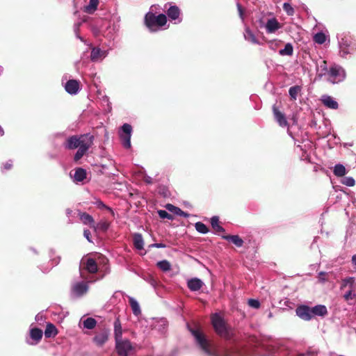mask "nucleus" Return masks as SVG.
<instances>
[{
	"label": "nucleus",
	"instance_id": "1",
	"mask_svg": "<svg viewBox=\"0 0 356 356\" xmlns=\"http://www.w3.org/2000/svg\"><path fill=\"white\" fill-rule=\"evenodd\" d=\"M197 346L205 356H278L277 349L272 346L262 345L261 350L265 353H257L252 355L245 350H219L199 330H191Z\"/></svg>",
	"mask_w": 356,
	"mask_h": 356
},
{
	"label": "nucleus",
	"instance_id": "2",
	"mask_svg": "<svg viewBox=\"0 0 356 356\" xmlns=\"http://www.w3.org/2000/svg\"><path fill=\"white\" fill-rule=\"evenodd\" d=\"M160 9L159 5H152L149 10L145 14L144 23L150 32H156L167 23V17L164 14L156 15L155 13Z\"/></svg>",
	"mask_w": 356,
	"mask_h": 356
},
{
	"label": "nucleus",
	"instance_id": "3",
	"mask_svg": "<svg viewBox=\"0 0 356 356\" xmlns=\"http://www.w3.org/2000/svg\"><path fill=\"white\" fill-rule=\"evenodd\" d=\"M339 54L343 58L346 57L347 55L353 54L356 50L355 42L347 35L338 38Z\"/></svg>",
	"mask_w": 356,
	"mask_h": 356
},
{
	"label": "nucleus",
	"instance_id": "4",
	"mask_svg": "<svg viewBox=\"0 0 356 356\" xmlns=\"http://www.w3.org/2000/svg\"><path fill=\"white\" fill-rule=\"evenodd\" d=\"M346 76L345 70L339 65L333 64L329 69L327 79L330 83L337 84L343 81Z\"/></svg>",
	"mask_w": 356,
	"mask_h": 356
},
{
	"label": "nucleus",
	"instance_id": "5",
	"mask_svg": "<svg viewBox=\"0 0 356 356\" xmlns=\"http://www.w3.org/2000/svg\"><path fill=\"white\" fill-rule=\"evenodd\" d=\"M211 323L216 332L222 337H229V330L223 318L218 314L215 313L211 316Z\"/></svg>",
	"mask_w": 356,
	"mask_h": 356
},
{
	"label": "nucleus",
	"instance_id": "6",
	"mask_svg": "<svg viewBox=\"0 0 356 356\" xmlns=\"http://www.w3.org/2000/svg\"><path fill=\"white\" fill-rule=\"evenodd\" d=\"M90 139H94V136L90 134H85L80 136L74 135L66 139L63 146L67 149H74L82 145L83 140L89 141Z\"/></svg>",
	"mask_w": 356,
	"mask_h": 356
},
{
	"label": "nucleus",
	"instance_id": "7",
	"mask_svg": "<svg viewBox=\"0 0 356 356\" xmlns=\"http://www.w3.org/2000/svg\"><path fill=\"white\" fill-rule=\"evenodd\" d=\"M115 349L119 356H129L134 347L129 339H122L115 340Z\"/></svg>",
	"mask_w": 356,
	"mask_h": 356
},
{
	"label": "nucleus",
	"instance_id": "8",
	"mask_svg": "<svg viewBox=\"0 0 356 356\" xmlns=\"http://www.w3.org/2000/svg\"><path fill=\"white\" fill-rule=\"evenodd\" d=\"M132 127L127 123L124 124L120 129V138L122 146L126 149L131 147Z\"/></svg>",
	"mask_w": 356,
	"mask_h": 356
},
{
	"label": "nucleus",
	"instance_id": "9",
	"mask_svg": "<svg viewBox=\"0 0 356 356\" xmlns=\"http://www.w3.org/2000/svg\"><path fill=\"white\" fill-rule=\"evenodd\" d=\"M88 282L83 281L76 282L72 287V296L74 298L81 297L88 292Z\"/></svg>",
	"mask_w": 356,
	"mask_h": 356
},
{
	"label": "nucleus",
	"instance_id": "10",
	"mask_svg": "<svg viewBox=\"0 0 356 356\" xmlns=\"http://www.w3.org/2000/svg\"><path fill=\"white\" fill-rule=\"evenodd\" d=\"M296 315L305 321H311L312 318V307L306 305H298L296 309Z\"/></svg>",
	"mask_w": 356,
	"mask_h": 356
},
{
	"label": "nucleus",
	"instance_id": "11",
	"mask_svg": "<svg viewBox=\"0 0 356 356\" xmlns=\"http://www.w3.org/2000/svg\"><path fill=\"white\" fill-rule=\"evenodd\" d=\"M93 141L94 139H90L89 141L83 140L82 145L78 147L79 149L74 154V161L75 162L79 161L83 156V155L88 151V149L93 145Z\"/></svg>",
	"mask_w": 356,
	"mask_h": 356
},
{
	"label": "nucleus",
	"instance_id": "12",
	"mask_svg": "<svg viewBox=\"0 0 356 356\" xmlns=\"http://www.w3.org/2000/svg\"><path fill=\"white\" fill-rule=\"evenodd\" d=\"M167 15L170 21H174V24H177L181 22V10L178 6H170L166 11Z\"/></svg>",
	"mask_w": 356,
	"mask_h": 356
},
{
	"label": "nucleus",
	"instance_id": "13",
	"mask_svg": "<svg viewBox=\"0 0 356 356\" xmlns=\"http://www.w3.org/2000/svg\"><path fill=\"white\" fill-rule=\"evenodd\" d=\"M64 87L65 91L71 95H75L78 94L81 89L80 82L75 79H70L67 81L65 83Z\"/></svg>",
	"mask_w": 356,
	"mask_h": 356
},
{
	"label": "nucleus",
	"instance_id": "14",
	"mask_svg": "<svg viewBox=\"0 0 356 356\" xmlns=\"http://www.w3.org/2000/svg\"><path fill=\"white\" fill-rule=\"evenodd\" d=\"M43 335V332L41 329L33 327L30 329V337L32 341L26 339V343L29 345L38 344Z\"/></svg>",
	"mask_w": 356,
	"mask_h": 356
},
{
	"label": "nucleus",
	"instance_id": "15",
	"mask_svg": "<svg viewBox=\"0 0 356 356\" xmlns=\"http://www.w3.org/2000/svg\"><path fill=\"white\" fill-rule=\"evenodd\" d=\"M110 331L107 328H104L100 332L97 333L93 338V341L99 346L104 345L108 339Z\"/></svg>",
	"mask_w": 356,
	"mask_h": 356
},
{
	"label": "nucleus",
	"instance_id": "16",
	"mask_svg": "<svg viewBox=\"0 0 356 356\" xmlns=\"http://www.w3.org/2000/svg\"><path fill=\"white\" fill-rule=\"evenodd\" d=\"M108 54V50H102L100 48L93 47L90 53V59L92 62H97L99 59L106 58Z\"/></svg>",
	"mask_w": 356,
	"mask_h": 356
},
{
	"label": "nucleus",
	"instance_id": "17",
	"mask_svg": "<svg viewBox=\"0 0 356 356\" xmlns=\"http://www.w3.org/2000/svg\"><path fill=\"white\" fill-rule=\"evenodd\" d=\"M70 176L73 179L74 182H83L87 177V172L86 170L83 168H76L74 169V175H72V174H70Z\"/></svg>",
	"mask_w": 356,
	"mask_h": 356
},
{
	"label": "nucleus",
	"instance_id": "18",
	"mask_svg": "<svg viewBox=\"0 0 356 356\" xmlns=\"http://www.w3.org/2000/svg\"><path fill=\"white\" fill-rule=\"evenodd\" d=\"M273 111L275 119L279 125L282 127H286L289 125L285 115L280 112L275 106H273Z\"/></svg>",
	"mask_w": 356,
	"mask_h": 356
},
{
	"label": "nucleus",
	"instance_id": "19",
	"mask_svg": "<svg viewBox=\"0 0 356 356\" xmlns=\"http://www.w3.org/2000/svg\"><path fill=\"white\" fill-rule=\"evenodd\" d=\"M323 105L330 109H337L339 108L338 102L331 96L323 95L321 99Z\"/></svg>",
	"mask_w": 356,
	"mask_h": 356
},
{
	"label": "nucleus",
	"instance_id": "20",
	"mask_svg": "<svg viewBox=\"0 0 356 356\" xmlns=\"http://www.w3.org/2000/svg\"><path fill=\"white\" fill-rule=\"evenodd\" d=\"M281 27L280 23L276 18L273 17L268 19L265 28L268 33H275L276 31L280 29Z\"/></svg>",
	"mask_w": 356,
	"mask_h": 356
},
{
	"label": "nucleus",
	"instance_id": "21",
	"mask_svg": "<svg viewBox=\"0 0 356 356\" xmlns=\"http://www.w3.org/2000/svg\"><path fill=\"white\" fill-rule=\"evenodd\" d=\"M312 318L314 316L325 317L327 316L328 312L325 305H317L312 307Z\"/></svg>",
	"mask_w": 356,
	"mask_h": 356
},
{
	"label": "nucleus",
	"instance_id": "22",
	"mask_svg": "<svg viewBox=\"0 0 356 356\" xmlns=\"http://www.w3.org/2000/svg\"><path fill=\"white\" fill-rule=\"evenodd\" d=\"M203 284V282L197 277L191 278L187 282V286L191 291H199L202 287Z\"/></svg>",
	"mask_w": 356,
	"mask_h": 356
},
{
	"label": "nucleus",
	"instance_id": "23",
	"mask_svg": "<svg viewBox=\"0 0 356 356\" xmlns=\"http://www.w3.org/2000/svg\"><path fill=\"white\" fill-rule=\"evenodd\" d=\"M243 35H244V38L245 40H247L252 44H262L257 40V38H256L254 33L248 27H246L245 29V32L243 33Z\"/></svg>",
	"mask_w": 356,
	"mask_h": 356
},
{
	"label": "nucleus",
	"instance_id": "24",
	"mask_svg": "<svg viewBox=\"0 0 356 356\" xmlns=\"http://www.w3.org/2000/svg\"><path fill=\"white\" fill-rule=\"evenodd\" d=\"M85 268L90 273H95L98 270L97 264L92 258H88L85 263Z\"/></svg>",
	"mask_w": 356,
	"mask_h": 356
},
{
	"label": "nucleus",
	"instance_id": "25",
	"mask_svg": "<svg viewBox=\"0 0 356 356\" xmlns=\"http://www.w3.org/2000/svg\"><path fill=\"white\" fill-rule=\"evenodd\" d=\"M79 217L84 225H89L90 227H95V221L91 215L86 212H80Z\"/></svg>",
	"mask_w": 356,
	"mask_h": 356
},
{
	"label": "nucleus",
	"instance_id": "26",
	"mask_svg": "<svg viewBox=\"0 0 356 356\" xmlns=\"http://www.w3.org/2000/svg\"><path fill=\"white\" fill-rule=\"evenodd\" d=\"M222 238L233 243L236 247L241 248L243 245V240L238 235H225L222 236Z\"/></svg>",
	"mask_w": 356,
	"mask_h": 356
},
{
	"label": "nucleus",
	"instance_id": "27",
	"mask_svg": "<svg viewBox=\"0 0 356 356\" xmlns=\"http://www.w3.org/2000/svg\"><path fill=\"white\" fill-rule=\"evenodd\" d=\"M134 245L136 249L141 250L144 248V241L141 234L135 233L133 236Z\"/></svg>",
	"mask_w": 356,
	"mask_h": 356
},
{
	"label": "nucleus",
	"instance_id": "28",
	"mask_svg": "<svg viewBox=\"0 0 356 356\" xmlns=\"http://www.w3.org/2000/svg\"><path fill=\"white\" fill-rule=\"evenodd\" d=\"M316 70L321 76H327L329 70L327 69V62L324 60H321L316 63Z\"/></svg>",
	"mask_w": 356,
	"mask_h": 356
},
{
	"label": "nucleus",
	"instance_id": "29",
	"mask_svg": "<svg viewBox=\"0 0 356 356\" xmlns=\"http://www.w3.org/2000/svg\"><path fill=\"white\" fill-rule=\"evenodd\" d=\"M58 333L56 326L51 323H48L44 330V336L47 338L54 337Z\"/></svg>",
	"mask_w": 356,
	"mask_h": 356
},
{
	"label": "nucleus",
	"instance_id": "30",
	"mask_svg": "<svg viewBox=\"0 0 356 356\" xmlns=\"http://www.w3.org/2000/svg\"><path fill=\"white\" fill-rule=\"evenodd\" d=\"M348 287V289H355V278L353 277H347L342 280L341 289Z\"/></svg>",
	"mask_w": 356,
	"mask_h": 356
},
{
	"label": "nucleus",
	"instance_id": "31",
	"mask_svg": "<svg viewBox=\"0 0 356 356\" xmlns=\"http://www.w3.org/2000/svg\"><path fill=\"white\" fill-rule=\"evenodd\" d=\"M129 301L131 307L133 314L135 316H138L141 314V310L138 301L133 297H129Z\"/></svg>",
	"mask_w": 356,
	"mask_h": 356
},
{
	"label": "nucleus",
	"instance_id": "32",
	"mask_svg": "<svg viewBox=\"0 0 356 356\" xmlns=\"http://www.w3.org/2000/svg\"><path fill=\"white\" fill-rule=\"evenodd\" d=\"M114 335L115 340L122 339V330L119 318L115 319L114 321Z\"/></svg>",
	"mask_w": 356,
	"mask_h": 356
},
{
	"label": "nucleus",
	"instance_id": "33",
	"mask_svg": "<svg viewBox=\"0 0 356 356\" xmlns=\"http://www.w3.org/2000/svg\"><path fill=\"white\" fill-rule=\"evenodd\" d=\"M211 225L216 232H225V229L219 225L218 216H214L211 218Z\"/></svg>",
	"mask_w": 356,
	"mask_h": 356
},
{
	"label": "nucleus",
	"instance_id": "34",
	"mask_svg": "<svg viewBox=\"0 0 356 356\" xmlns=\"http://www.w3.org/2000/svg\"><path fill=\"white\" fill-rule=\"evenodd\" d=\"M333 173L337 177H343L347 173V171L343 165L337 163L334 166Z\"/></svg>",
	"mask_w": 356,
	"mask_h": 356
},
{
	"label": "nucleus",
	"instance_id": "35",
	"mask_svg": "<svg viewBox=\"0 0 356 356\" xmlns=\"http://www.w3.org/2000/svg\"><path fill=\"white\" fill-rule=\"evenodd\" d=\"M293 54V47L291 43H286L284 49L279 51L281 56H292Z\"/></svg>",
	"mask_w": 356,
	"mask_h": 356
},
{
	"label": "nucleus",
	"instance_id": "36",
	"mask_svg": "<svg viewBox=\"0 0 356 356\" xmlns=\"http://www.w3.org/2000/svg\"><path fill=\"white\" fill-rule=\"evenodd\" d=\"M168 326V321L166 318H162L158 320L154 325L155 329L161 332H163Z\"/></svg>",
	"mask_w": 356,
	"mask_h": 356
},
{
	"label": "nucleus",
	"instance_id": "37",
	"mask_svg": "<svg viewBox=\"0 0 356 356\" xmlns=\"http://www.w3.org/2000/svg\"><path fill=\"white\" fill-rule=\"evenodd\" d=\"M156 266L163 272L170 271L172 268L171 264L165 259L158 261Z\"/></svg>",
	"mask_w": 356,
	"mask_h": 356
},
{
	"label": "nucleus",
	"instance_id": "38",
	"mask_svg": "<svg viewBox=\"0 0 356 356\" xmlns=\"http://www.w3.org/2000/svg\"><path fill=\"white\" fill-rule=\"evenodd\" d=\"M301 91V87L300 86H294L289 88V94L291 99L296 100L298 94Z\"/></svg>",
	"mask_w": 356,
	"mask_h": 356
},
{
	"label": "nucleus",
	"instance_id": "39",
	"mask_svg": "<svg viewBox=\"0 0 356 356\" xmlns=\"http://www.w3.org/2000/svg\"><path fill=\"white\" fill-rule=\"evenodd\" d=\"M195 228L197 232L202 234H206L209 232V229L207 227V226L202 222H195Z\"/></svg>",
	"mask_w": 356,
	"mask_h": 356
},
{
	"label": "nucleus",
	"instance_id": "40",
	"mask_svg": "<svg viewBox=\"0 0 356 356\" xmlns=\"http://www.w3.org/2000/svg\"><path fill=\"white\" fill-rule=\"evenodd\" d=\"M96 324V320L92 317L87 318L83 322V327L89 330L93 329L95 327Z\"/></svg>",
	"mask_w": 356,
	"mask_h": 356
},
{
	"label": "nucleus",
	"instance_id": "41",
	"mask_svg": "<svg viewBox=\"0 0 356 356\" xmlns=\"http://www.w3.org/2000/svg\"><path fill=\"white\" fill-rule=\"evenodd\" d=\"M99 3V0H90L89 4L85 7V11L91 13L97 10Z\"/></svg>",
	"mask_w": 356,
	"mask_h": 356
},
{
	"label": "nucleus",
	"instance_id": "42",
	"mask_svg": "<svg viewBox=\"0 0 356 356\" xmlns=\"http://www.w3.org/2000/svg\"><path fill=\"white\" fill-rule=\"evenodd\" d=\"M318 349L316 348H309L306 353H298L296 356H317Z\"/></svg>",
	"mask_w": 356,
	"mask_h": 356
},
{
	"label": "nucleus",
	"instance_id": "43",
	"mask_svg": "<svg viewBox=\"0 0 356 356\" xmlns=\"http://www.w3.org/2000/svg\"><path fill=\"white\" fill-rule=\"evenodd\" d=\"M325 40H326V36L323 33L319 32V33H317L316 34H315L314 41L316 43H318L319 44H322L325 42Z\"/></svg>",
	"mask_w": 356,
	"mask_h": 356
},
{
	"label": "nucleus",
	"instance_id": "44",
	"mask_svg": "<svg viewBox=\"0 0 356 356\" xmlns=\"http://www.w3.org/2000/svg\"><path fill=\"white\" fill-rule=\"evenodd\" d=\"M60 261V257H58L56 258H51V267H47L44 269H41V270L44 273H47L48 272H49V270H51V268H53L54 266L58 265L59 264Z\"/></svg>",
	"mask_w": 356,
	"mask_h": 356
},
{
	"label": "nucleus",
	"instance_id": "45",
	"mask_svg": "<svg viewBox=\"0 0 356 356\" xmlns=\"http://www.w3.org/2000/svg\"><path fill=\"white\" fill-rule=\"evenodd\" d=\"M283 10L286 12V13L289 16H293L294 15V9L291 6V5L288 2L284 3Z\"/></svg>",
	"mask_w": 356,
	"mask_h": 356
},
{
	"label": "nucleus",
	"instance_id": "46",
	"mask_svg": "<svg viewBox=\"0 0 356 356\" xmlns=\"http://www.w3.org/2000/svg\"><path fill=\"white\" fill-rule=\"evenodd\" d=\"M355 289H350L348 291H346L343 295V298L345 300L348 301L350 300H353L356 297V294L354 292Z\"/></svg>",
	"mask_w": 356,
	"mask_h": 356
},
{
	"label": "nucleus",
	"instance_id": "47",
	"mask_svg": "<svg viewBox=\"0 0 356 356\" xmlns=\"http://www.w3.org/2000/svg\"><path fill=\"white\" fill-rule=\"evenodd\" d=\"M158 214H159V217L162 219H168V220H171L174 219L173 216L170 214L165 210H159Z\"/></svg>",
	"mask_w": 356,
	"mask_h": 356
},
{
	"label": "nucleus",
	"instance_id": "48",
	"mask_svg": "<svg viewBox=\"0 0 356 356\" xmlns=\"http://www.w3.org/2000/svg\"><path fill=\"white\" fill-rule=\"evenodd\" d=\"M341 183L343 185L350 187V186H353L355 185V181L354 178L352 177H346L341 181Z\"/></svg>",
	"mask_w": 356,
	"mask_h": 356
},
{
	"label": "nucleus",
	"instance_id": "49",
	"mask_svg": "<svg viewBox=\"0 0 356 356\" xmlns=\"http://www.w3.org/2000/svg\"><path fill=\"white\" fill-rule=\"evenodd\" d=\"M165 208L168 211H169L171 213H173L174 214L178 216V213H179L181 209L176 207V206H174L171 204H167L165 205Z\"/></svg>",
	"mask_w": 356,
	"mask_h": 356
},
{
	"label": "nucleus",
	"instance_id": "50",
	"mask_svg": "<svg viewBox=\"0 0 356 356\" xmlns=\"http://www.w3.org/2000/svg\"><path fill=\"white\" fill-rule=\"evenodd\" d=\"M280 43L281 41L277 40H272L268 42L269 48L273 51H276L277 47L280 45Z\"/></svg>",
	"mask_w": 356,
	"mask_h": 356
},
{
	"label": "nucleus",
	"instance_id": "51",
	"mask_svg": "<svg viewBox=\"0 0 356 356\" xmlns=\"http://www.w3.org/2000/svg\"><path fill=\"white\" fill-rule=\"evenodd\" d=\"M97 208L100 209H106V210H108L110 211H112V209L111 207L106 206L102 201H101L100 200H97L95 203H94Z\"/></svg>",
	"mask_w": 356,
	"mask_h": 356
},
{
	"label": "nucleus",
	"instance_id": "52",
	"mask_svg": "<svg viewBox=\"0 0 356 356\" xmlns=\"http://www.w3.org/2000/svg\"><path fill=\"white\" fill-rule=\"evenodd\" d=\"M80 25L81 22L75 23L74 25V31L75 33L76 38L79 39L81 42H85L84 39L79 34Z\"/></svg>",
	"mask_w": 356,
	"mask_h": 356
},
{
	"label": "nucleus",
	"instance_id": "53",
	"mask_svg": "<svg viewBox=\"0 0 356 356\" xmlns=\"http://www.w3.org/2000/svg\"><path fill=\"white\" fill-rule=\"evenodd\" d=\"M248 305L250 307L254 308V309H258L260 307V302L257 299H252V298L249 299Z\"/></svg>",
	"mask_w": 356,
	"mask_h": 356
},
{
	"label": "nucleus",
	"instance_id": "54",
	"mask_svg": "<svg viewBox=\"0 0 356 356\" xmlns=\"http://www.w3.org/2000/svg\"><path fill=\"white\" fill-rule=\"evenodd\" d=\"M327 274V273L326 272H324V271H321V272L318 273V281L321 283H325V282H327V280L325 277Z\"/></svg>",
	"mask_w": 356,
	"mask_h": 356
},
{
	"label": "nucleus",
	"instance_id": "55",
	"mask_svg": "<svg viewBox=\"0 0 356 356\" xmlns=\"http://www.w3.org/2000/svg\"><path fill=\"white\" fill-rule=\"evenodd\" d=\"M12 166H13L12 161L11 160L8 161L7 162H6L3 164L1 170L2 171H3V170H8L11 169Z\"/></svg>",
	"mask_w": 356,
	"mask_h": 356
},
{
	"label": "nucleus",
	"instance_id": "56",
	"mask_svg": "<svg viewBox=\"0 0 356 356\" xmlns=\"http://www.w3.org/2000/svg\"><path fill=\"white\" fill-rule=\"evenodd\" d=\"M147 282L154 288V289H156V286H157V282L155 279H154L153 277H149L147 280Z\"/></svg>",
	"mask_w": 356,
	"mask_h": 356
},
{
	"label": "nucleus",
	"instance_id": "57",
	"mask_svg": "<svg viewBox=\"0 0 356 356\" xmlns=\"http://www.w3.org/2000/svg\"><path fill=\"white\" fill-rule=\"evenodd\" d=\"M83 235L85 238L88 240L89 242H92L91 238H90V232L88 229H84L83 231Z\"/></svg>",
	"mask_w": 356,
	"mask_h": 356
},
{
	"label": "nucleus",
	"instance_id": "58",
	"mask_svg": "<svg viewBox=\"0 0 356 356\" xmlns=\"http://www.w3.org/2000/svg\"><path fill=\"white\" fill-rule=\"evenodd\" d=\"M236 6H237V9H238L240 17L242 19H243V10L242 6H241V4L239 3H236Z\"/></svg>",
	"mask_w": 356,
	"mask_h": 356
},
{
	"label": "nucleus",
	"instance_id": "59",
	"mask_svg": "<svg viewBox=\"0 0 356 356\" xmlns=\"http://www.w3.org/2000/svg\"><path fill=\"white\" fill-rule=\"evenodd\" d=\"M236 6H237V9H238L240 17L242 19H243V10L242 6H241V4L239 3H236Z\"/></svg>",
	"mask_w": 356,
	"mask_h": 356
},
{
	"label": "nucleus",
	"instance_id": "60",
	"mask_svg": "<svg viewBox=\"0 0 356 356\" xmlns=\"http://www.w3.org/2000/svg\"><path fill=\"white\" fill-rule=\"evenodd\" d=\"M103 101L107 103L108 111L110 112L111 111V103L109 102V98L107 96L103 97Z\"/></svg>",
	"mask_w": 356,
	"mask_h": 356
},
{
	"label": "nucleus",
	"instance_id": "61",
	"mask_svg": "<svg viewBox=\"0 0 356 356\" xmlns=\"http://www.w3.org/2000/svg\"><path fill=\"white\" fill-rule=\"evenodd\" d=\"M99 227L102 229L106 231L108 228V224L106 222H101L98 225Z\"/></svg>",
	"mask_w": 356,
	"mask_h": 356
},
{
	"label": "nucleus",
	"instance_id": "62",
	"mask_svg": "<svg viewBox=\"0 0 356 356\" xmlns=\"http://www.w3.org/2000/svg\"><path fill=\"white\" fill-rule=\"evenodd\" d=\"M152 247H155L156 248H164L166 245L162 243H156L152 245Z\"/></svg>",
	"mask_w": 356,
	"mask_h": 356
},
{
	"label": "nucleus",
	"instance_id": "63",
	"mask_svg": "<svg viewBox=\"0 0 356 356\" xmlns=\"http://www.w3.org/2000/svg\"><path fill=\"white\" fill-rule=\"evenodd\" d=\"M351 261L354 266V270L356 271V254L352 256Z\"/></svg>",
	"mask_w": 356,
	"mask_h": 356
},
{
	"label": "nucleus",
	"instance_id": "64",
	"mask_svg": "<svg viewBox=\"0 0 356 356\" xmlns=\"http://www.w3.org/2000/svg\"><path fill=\"white\" fill-rule=\"evenodd\" d=\"M178 216L184 218H188L189 216V214L181 209L179 213H178Z\"/></svg>",
	"mask_w": 356,
	"mask_h": 356
}]
</instances>
